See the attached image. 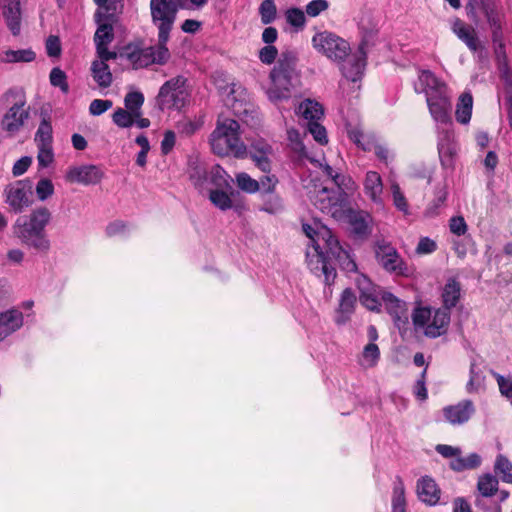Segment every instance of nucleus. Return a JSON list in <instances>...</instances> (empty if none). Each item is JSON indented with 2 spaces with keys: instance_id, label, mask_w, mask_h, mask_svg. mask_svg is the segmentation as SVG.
<instances>
[{
  "instance_id": "nucleus-54",
  "label": "nucleus",
  "mask_w": 512,
  "mask_h": 512,
  "mask_svg": "<svg viewBox=\"0 0 512 512\" xmlns=\"http://www.w3.org/2000/svg\"><path fill=\"white\" fill-rule=\"evenodd\" d=\"M259 13L263 24H270L276 18V5L273 0H264L259 7Z\"/></svg>"
},
{
  "instance_id": "nucleus-8",
  "label": "nucleus",
  "mask_w": 512,
  "mask_h": 512,
  "mask_svg": "<svg viewBox=\"0 0 512 512\" xmlns=\"http://www.w3.org/2000/svg\"><path fill=\"white\" fill-rule=\"evenodd\" d=\"M412 320L416 328L424 330L426 336L436 338L446 332L450 323V312L442 308L419 307L414 310Z\"/></svg>"
},
{
  "instance_id": "nucleus-59",
  "label": "nucleus",
  "mask_w": 512,
  "mask_h": 512,
  "mask_svg": "<svg viewBox=\"0 0 512 512\" xmlns=\"http://www.w3.org/2000/svg\"><path fill=\"white\" fill-rule=\"evenodd\" d=\"M493 376L495 377L499 391L502 396L511 399L512 398V377L511 376H503L499 373L493 372Z\"/></svg>"
},
{
  "instance_id": "nucleus-28",
  "label": "nucleus",
  "mask_w": 512,
  "mask_h": 512,
  "mask_svg": "<svg viewBox=\"0 0 512 512\" xmlns=\"http://www.w3.org/2000/svg\"><path fill=\"white\" fill-rule=\"evenodd\" d=\"M109 60L110 59L98 58L91 64L92 77L101 88H108L113 81L112 73L107 64V61Z\"/></svg>"
},
{
  "instance_id": "nucleus-5",
  "label": "nucleus",
  "mask_w": 512,
  "mask_h": 512,
  "mask_svg": "<svg viewBox=\"0 0 512 512\" xmlns=\"http://www.w3.org/2000/svg\"><path fill=\"white\" fill-rule=\"evenodd\" d=\"M296 61L297 57L294 52H283L276 66L270 72V84L265 89V93L275 105L292 97L293 89L298 81Z\"/></svg>"
},
{
  "instance_id": "nucleus-31",
  "label": "nucleus",
  "mask_w": 512,
  "mask_h": 512,
  "mask_svg": "<svg viewBox=\"0 0 512 512\" xmlns=\"http://www.w3.org/2000/svg\"><path fill=\"white\" fill-rule=\"evenodd\" d=\"M231 177L219 165L213 166L208 174V189H231Z\"/></svg>"
},
{
  "instance_id": "nucleus-35",
  "label": "nucleus",
  "mask_w": 512,
  "mask_h": 512,
  "mask_svg": "<svg viewBox=\"0 0 512 512\" xmlns=\"http://www.w3.org/2000/svg\"><path fill=\"white\" fill-rule=\"evenodd\" d=\"M169 38L170 36H167L165 40H163L160 36H158V43L148 47L153 64L164 65L169 61L170 51L167 48V42Z\"/></svg>"
},
{
  "instance_id": "nucleus-48",
  "label": "nucleus",
  "mask_w": 512,
  "mask_h": 512,
  "mask_svg": "<svg viewBox=\"0 0 512 512\" xmlns=\"http://www.w3.org/2000/svg\"><path fill=\"white\" fill-rule=\"evenodd\" d=\"M262 197V206L261 211L267 212L269 214H277L283 209L282 199L276 195L275 193L266 194Z\"/></svg>"
},
{
  "instance_id": "nucleus-46",
  "label": "nucleus",
  "mask_w": 512,
  "mask_h": 512,
  "mask_svg": "<svg viewBox=\"0 0 512 512\" xmlns=\"http://www.w3.org/2000/svg\"><path fill=\"white\" fill-rule=\"evenodd\" d=\"M144 103V96L141 92H129L124 99L125 109L135 114V117L141 116V107Z\"/></svg>"
},
{
  "instance_id": "nucleus-15",
  "label": "nucleus",
  "mask_w": 512,
  "mask_h": 512,
  "mask_svg": "<svg viewBox=\"0 0 512 512\" xmlns=\"http://www.w3.org/2000/svg\"><path fill=\"white\" fill-rule=\"evenodd\" d=\"M104 176L102 169L96 165H76L67 169L66 181L81 185H96Z\"/></svg>"
},
{
  "instance_id": "nucleus-44",
  "label": "nucleus",
  "mask_w": 512,
  "mask_h": 512,
  "mask_svg": "<svg viewBox=\"0 0 512 512\" xmlns=\"http://www.w3.org/2000/svg\"><path fill=\"white\" fill-rule=\"evenodd\" d=\"M123 0H107V2L102 5H98V9L95 12L94 16H103L104 18H111L112 21L117 22V13L122 8Z\"/></svg>"
},
{
  "instance_id": "nucleus-9",
  "label": "nucleus",
  "mask_w": 512,
  "mask_h": 512,
  "mask_svg": "<svg viewBox=\"0 0 512 512\" xmlns=\"http://www.w3.org/2000/svg\"><path fill=\"white\" fill-rule=\"evenodd\" d=\"M188 98L187 79L183 76H176L161 86L157 95V103L161 110H180L185 106Z\"/></svg>"
},
{
  "instance_id": "nucleus-39",
  "label": "nucleus",
  "mask_w": 512,
  "mask_h": 512,
  "mask_svg": "<svg viewBox=\"0 0 512 512\" xmlns=\"http://www.w3.org/2000/svg\"><path fill=\"white\" fill-rule=\"evenodd\" d=\"M482 459L481 456L477 453H471L466 457H462L461 455L456 459L450 461V468L456 472H461L464 470H470L478 468L481 465Z\"/></svg>"
},
{
  "instance_id": "nucleus-17",
  "label": "nucleus",
  "mask_w": 512,
  "mask_h": 512,
  "mask_svg": "<svg viewBox=\"0 0 512 512\" xmlns=\"http://www.w3.org/2000/svg\"><path fill=\"white\" fill-rule=\"evenodd\" d=\"M364 195L375 205H384V185L381 175L376 171H368L363 179Z\"/></svg>"
},
{
  "instance_id": "nucleus-24",
  "label": "nucleus",
  "mask_w": 512,
  "mask_h": 512,
  "mask_svg": "<svg viewBox=\"0 0 512 512\" xmlns=\"http://www.w3.org/2000/svg\"><path fill=\"white\" fill-rule=\"evenodd\" d=\"M384 304L387 312L392 316L396 325L405 323L407 320V307L406 303L390 292L382 294L381 304Z\"/></svg>"
},
{
  "instance_id": "nucleus-19",
  "label": "nucleus",
  "mask_w": 512,
  "mask_h": 512,
  "mask_svg": "<svg viewBox=\"0 0 512 512\" xmlns=\"http://www.w3.org/2000/svg\"><path fill=\"white\" fill-rule=\"evenodd\" d=\"M447 88V85L429 70H420L418 80L414 84L415 91L417 93H424L426 98L430 97V93L437 94Z\"/></svg>"
},
{
  "instance_id": "nucleus-42",
  "label": "nucleus",
  "mask_w": 512,
  "mask_h": 512,
  "mask_svg": "<svg viewBox=\"0 0 512 512\" xmlns=\"http://www.w3.org/2000/svg\"><path fill=\"white\" fill-rule=\"evenodd\" d=\"M498 479L491 474H484L478 478L477 489L483 497H491L498 491Z\"/></svg>"
},
{
  "instance_id": "nucleus-53",
  "label": "nucleus",
  "mask_w": 512,
  "mask_h": 512,
  "mask_svg": "<svg viewBox=\"0 0 512 512\" xmlns=\"http://www.w3.org/2000/svg\"><path fill=\"white\" fill-rule=\"evenodd\" d=\"M38 200L46 201L55 191L53 182L48 178H41L35 187Z\"/></svg>"
},
{
  "instance_id": "nucleus-49",
  "label": "nucleus",
  "mask_w": 512,
  "mask_h": 512,
  "mask_svg": "<svg viewBox=\"0 0 512 512\" xmlns=\"http://www.w3.org/2000/svg\"><path fill=\"white\" fill-rule=\"evenodd\" d=\"M285 18L287 23L297 30H302L306 25V12L300 8H289L285 12Z\"/></svg>"
},
{
  "instance_id": "nucleus-13",
  "label": "nucleus",
  "mask_w": 512,
  "mask_h": 512,
  "mask_svg": "<svg viewBox=\"0 0 512 512\" xmlns=\"http://www.w3.org/2000/svg\"><path fill=\"white\" fill-rule=\"evenodd\" d=\"M426 102L429 112L437 124L449 127L452 126L451 94L448 88L437 94L430 93V97L426 98Z\"/></svg>"
},
{
  "instance_id": "nucleus-10",
  "label": "nucleus",
  "mask_w": 512,
  "mask_h": 512,
  "mask_svg": "<svg viewBox=\"0 0 512 512\" xmlns=\"http://www.w3.org/2000/svg\"><path fill=\"white\" fill-rule=\"evenodd\" d=\"M5 203L15 213H21L32 204V182L28 179L8 184L3 192Z\"/></svg>"
},
{
  "instance_id": "nucleus-6",
  "label": "nucleus",
  "mask_w": 512,
  "mask_h": 512,
  "mask_svg": "<svg viewBox=\"0 0 512 512\" xmlns=\"http://www.w3.org/2000/svg\"><path fill=\"white\" fill-rule=\"evenodd\" d=\"M239 130L240 125L236 120L219 118L209 138L212 151L219 156L246 157L247 147L240 138Z\"/></svg>"
},
{
  "instance_id": "nucleus-23",
  "label": "nucleus",
  "mask_w": 512,
  "mask_h": 512,
  "mask_svg": "<svg viewBox=\"0 0 512 512\" xmlns=\"http://www.w3.org/2000/svg\"><path fill=\"white\" fill-rule=\"evenodd\" d=\"M0 6L9 30L13 35H18L21 22L20 0H1Z\"/></svg>"
},
{
  "instance_id": "nucleus-12",
  "label": "nucleus",
  "mask_w": 512,
  "mask_h": 512,
  "mask_svg": "<svg viewBox=\"0 0 512 512\" xmlns=\"http://www.w3.org/2000/svg\"><path fill=\"white\" fill-rule=\"evenodd\" d=\"M94 19L97 24V29L93 40L97 57L102 59H116L117 53L110 51L108 47L114 40V26L117 22L112 21L111 18H104L101 14L94 16Z\"/></svg>"
},
{
  "instance_id": "nucleus-56",
  "label": "nucleus",
  "mask_w": 512,
  "mask_h": 512,
  "mask_svg": "<svg viewBox=\"0 0 512 512\" xmlns=\"http://www.w3.org/2000/svg\"><path fill=\"white\" fill-rule=\"evenodd\" d=\"M307 129L309 133L313 136L314 140L318 142L320 145H325L328 143L326 129L323 125L319 123V121H312V123H308Z\"/></svg>"
},
{
  "instance_id": "nucleus-34",
  "label": "nucleus",
  "mask_w": 512,
  "mask_h": 512,
  "mask_svg": "<svg viewBox=\"0 0 512 512\" xmlns=\"http://www.w3.org/2000/svg\"><path fill=\"white\" fill-rule=\"evenodd\" d=\"M389 188H390L392 202H393L394 207L398 211L403 213L405 216L410 215L411 212H410V207H409L407 198H406L404 192L402 191L399 183L396 180L391 179L389 181Z\"/></svg>"
},
{
  "instance_id": "nucleus-47",
  "label": "nucleus",
  "mask_w": 512,
  "mask_h": 512,
  "mask_svg": "<svg viewBox=\"0 0 512 512\" xmlns=\"http://www.w3.org/2000/svg\"><path fill=\"white\" fill-rule=\"evenodd\" d=\"M208 174L202 166L194 167L190 172V179L200 193H205L208 186Z\"/></svg>"
},
{
  "instance_id": "nucleus-4",
  "label": "nucleus",
  "mask_w": 512,
  "mask_h": 512,
  "mask_svg": "<svg viewBox=\"0 0 512 512\" xmlns=\"http://www.w3.org/2000/svg\"><path fill=\"white\" fill-rule=\"evenodd\" d=\"M51 220L52 213L47 207H37L28 215L17 218L13 225V233L27 247L47 253L50 250L51 242L45 228Z\"/></svg>"
},
{
  "instance_id": "nucleus-41",
  "label": "nucleus",
  "mask_w": 512,
  "mask_h": 512,
  "mask_svg": "<svg viewBox=\"0 0 512 512\" xmlns=\"http://www.w3.org/2000/svg\"><path fill=\"white\" fill-rule=\"evenodd\" d=\"M494 471L503 482L512 484V462L506 456L502 454L497 455Z\"/></svg>"
},
{
  "instance_id": "nucleus-32",
  "label": "nucleus",
  "mask_w": 512,
  "mask_h": 512,
  "mask_svg": "<svg viewBox=\"0 0 512 512\" xmlns=\"http://www.w3.org/2000/svg\"><path fill=\"white\" fill-rule=\"evenodd\" d=\"M461 286L455 279H449L442 291L443 308L449 311L460 299Z\"/></svg>"
},
{
  "instance_id": "nucleus-61",
  "label": "nucleus",
  "mask_w": 512,
  "mask_h": 512,
  "mask_svg": "<svg viewBox=\"0 0 512 512\" xmlns=\"http://www.w3.org/2000/svg\"><path fill=\"white\" fill-rule=\"evenodd\" d=\"M38 147V163L41 167H48L54 160V153L52 149V144L45 146H37Z\"/></svg>"
},
{
  "instance_id": "nucleus-14",
  "label": "nucleus",
  "mask_w": 512,
  "mask_h": 512,
  "mask_svg": "<svg viewBox=\"0 0 512 512\" xmlns=\"http://www.w3.org/2000/svg\"><path fill=\"white\" fill-rule=\"evenodd\" d=\"M354 281L359 290L360 303L370 311L379 312L381 308L382 294L385 291L373 284L364 274H356Z\"/></svg>"
},
{
  "instance_id": "nucleus-58",
  "label": "nucleus",
  "mask_w": 512,
  "mask_h": 512,
  "mask_svg": "<svg viewBox=\"0 0 512 512\" xmlns=\"http://www.w3.org/2000/svg\"><path fill=\"white\" fill-rule=\"evenodd\" d=\"M329 8L327 0H312L305 6L306 15L312 18L319 16Z\"/></svg>"
},
{
  "instance_id": "nucleus-29",
  "label": "nucleus",
  "mask_w": 512,
  "mask_h": 512,
  "mask_svg": "<svg viewBox=\"0 0 512 512\" xmlns=\"http://www.w3.org/2000/svg\"><path fill=\"white\" fill-rule=\"evenodd\" d=\"M473 109V97L470 92L462 93L456 104V120L463 125L470 122Z\"/></svg>"
},
{
  "instance_id": "nucleus-43",
  "label": "nucleus",
  "mask_w": 512,
  "mask_h": 512,
  "mask_svg": "<svg viewBox=\"0 0 512 512\" xmlns=\"http://www.w3.org/2000/svg\"><path fill=\"white\" fill-rule=\"evenodd\" d=\"M52 125L47 117H43L35 134V142L37 146H45L52 144Z\"/></svg>"
},
{
  "instance_id": "nucleus-27",
  "label": "nucleus",
  "mask_w": 512,
  "mask_h": 512,
  "mask_svg": "<svg viewBox=\"0 0 512 512\" xmlns=\"http://www.w3.org/2000/svg\"><path fill=\"white\" fill-rule=\"evenodd\" d=\"M452 31L471 51H477L479 41L471 26L466 25L460 19H455L452 23Z\"/></svg>"
},
{
  "instance_id": "nucleus-11",
  "label": "nucleus",
  "mask_w": 512,
  "mask_h": 512,
  "mask_svg": "<svg viewBox=\"0 0 512 512\" xmlns=\"http://www.w3.org/2000/svg\"><path fill=\"white\" fill-rule=\"evenodd\" d=\"M150 10L152 22L158 29V36L165 40L167 36H170L177 8L168 0H151Z\"/></svg>"
},
{
  "instance_id": "nucleus-3",
  "label": "nucleus",
  "mask_w": 512,
  "mask_h": 512,
  "mask_svg": "<svg viewBox=\"0 0 512 512\" xmlns=\"http://www.w3.org/2000/svg\"><path fill=\"white\" fill-rule=\"evenodd\" d=\"M340 163H342L341 158L333 165L326 161L324 163L319 162L323 173L336 184L338 189L330 190L324 187L310 197L317 209L335 220H342L346 216V194L342 188L347 187V182L350 181L349 178L342 174V169L339 166Z\"/></svg>"
},
{
  "instance_id": "nucleus-60",
  "label": "nucleus",
  "mask_w": 512,
  "mask_h": 512,
  "mask_svg": "<svg viewBox=\"0 0 512 512\" xmlns=\"http://www.w3.org/2000/svg\"><path fill=\"white\" fill-rule=\"evenodd\" d=\"M287 136L291 148L300 156H306V148L301 140L300 133L295 129H289Z\"/></svg>"
},
{
  "instance_id": "nucleus-16",
  "label": "nucleus",
  "mask_w": 512,
  "mask_h": 512,
  "mask_svg": "<svg viewBox=\"0 0 512 512\" xmlns=\"http://www.w3.org/2000/svg\"><path fill=\"white\" fill-rule=\"evenodd\" d=\"M475 413V406L471 400H462L455 405L443 408V416L451 425H462L470 420Z\"/></svg>"
},
{
  "instance_id": "nucleus-51",
  "label": "nucleus",
  "mask_w": 512,
  "mask_h": 512,
  "mask_svg": "<svg viewBox=\"0 0 512 512\" xmlns=\"http://www.w3.org/2000/svg\"><path fill=\"white\" fill-rule=\"evenodd\" d=\"M203 122L200 119L183 118L177 122L176 128L179 134L183 136H191L198 131Z\"/></svg>"
},
{
  "instance_id": "nucleus-55",
  "label": "nucleus",
  "mask_w": 512,
  "mask_h": 512,
  "mask_svg": "<svg viewBox=\"0 0 512 512\" xmlns=\"http://www.w3.org/2000/svg\"><path fill=\"white\" fill-rule=\"evenodd\" d=\"M50 83L54 87H59L62 92L68 93L69 85L66 74L60 68H53L50 72Z\"/></svg>"
},
{
  "instance_id": "nucleus-40",
  "label": "nucleus",
  "mask_w": 512,
  "mask_h": 512,
  "mask_svg": "<svg viewBox=\"0 0 512 512\" xmlns=\"http://www.w3.org/2000/svg\"><path fill=\"white\" fill-rule=\"evenodd\" d=\"M380 359V350L375 343H368L363 348V351L359 357V364L365 369L373 368L377 365Z\"/></svg>"
},
{
  "instance_id": "nucleus-52",
  "label": "nucleus",
  "mask_w": 512,
  "mask_h": 512,
  "mask_svg": "<svg viewBox=\"0 0 512 512\" xmlns=\"http://www.w3.org/2000/svg\"><path fill=\"white\" fill-rule=\"evenodd\" d=\"M135 114L128 111L127 109L118 108L113 113V122L121 128H128L134 124Z\"/></svg>"
},
{
  "instance_id": "nucleus-25",
  "label": "nucleus",
  "mask_w": 512,
  "mask_h": 512,
  "mask_svg": "<svg viewBox=\"0 0 512 512\" xmlns=\"http://www.w3.org/2000/svg\"><path fill=\"white\" fill-rule=\"evenodd\" d=\"M356 296L350 288L345 289L339 300V308L336 312L335 322L338 325L345 324L354 312Z\"/></svg>"
},
{
  "instance_id": "nucleus-30",
  "label": "nucleus",
  "mask_w": 512,
  "mask_h": 512,
  "mask_svg": "<svg viewBox=\"0 0 512 512\" xmlns=\"http://www.w3.org/2000/svg\"><path fill=\"white\" fill-rule=\"evenodd\" d=\"M36 59V53L31 49H8L0 54V62L5 64L30 63Z\"/></svg>"
},
{
  "instance_id": "nucleus-21",
  "label": "nucleus",
  "mask_w": 512,
  "mask_h": 512,
  "mask_svg": "<svg viewBox=\"0 0 512 512\" xmlns=\"http://www.w3.org/2000/svg\"><path fill=\"white\" fill-rule=\"evenodd\" d=\"M438 151L443 164H449L457 152L452 126H444L438 133Z\"/></svg>"
},
{
  "instance_id": "nucleus-37",
  "label": "nucleus",
  "mask_w": 512,
  "mask_h": 512,
  "mask_svg": "<svg viewBox=\"0 0 512 512\" xmlns=\"http://www.w3.org/2000/svg\"><path fill=\"white\" fill-rule=\"evenodd\" d=\"M206 192L211 203L218 209L226 211L233 207V192L228 193L225 189H208Z\"/></svg>"
},
{
  "instance_id": "nucleus-7",
  "label": "nucleus",
  "mask_w": 512,
  "mask_h": 512,
  "mask_svg": "<svg viewBox=\"0 0 512 512\" xmlns=\"http://www.w3.org/2000/svg\"><path fill=\"white\" fill-rule=\"evenodd\" d=\"M11 104L1 120L2 129L9 134H16L29 118L24 93L17 88H10L0 96V105Z\"/></svg>"
},
{
  "instance_id": "nucleus-62",
  "label": "nucleus",
  "mask_w": 512,
  "mask_h": 512,
  "mask_svg": "<svg viewBox=\"0 0 512 512\" xmlns=\"http://www.w3.org/2000/svg\"><path fill=\"white\" fill-rule=\"evenodd\" d=\"M351 225L353 231L360 236L366 235L369 232V225L367 217L361 214H355L351 218Z\"/></svg>"
},
{
  "instance_id": "nucleus-50",
  "label": "nucleus",
  "mask_w": 512,
  "mask_h": 512,
  "mask_svg": "<svg viewBox=\"0 0 512 512\" xmlns=\"http://www.w3.org/2000/svg\"><path fill=\"white\" fill-rule=\"evenodd\" d=\"M128 59L135 69L144 68L153 64L148 47L131 52L128 55Z\"/></svg>"
},
{
  "instance_id": "nucleus-64",
  "label": "nucleus",
  "mask_w": 512,
  "mask_h": 512,
  "mask_svg": "<svg viewBox=\"0 0 512 512\" xmlns=\"http://www.w3.org/2000/svg\"><path fill=\"white\" fill-rule=\"evenodd\" d=\"M435 450L437 453H439L442 457L451 459H456L459 457L462 453L461 449L459 447H454L447 444H438L435 447Z\"/></svg>"
},
{
  "instance_id": "nucleus-36",
  "label": "nucleus",
  "mask_w": 512,
  "mask_h": 512,
  "mask_svg": "<svg viewBox=\"0 0 512 512\" xmlns=\"http://www.w3.org/2000/svg\"><path fill=\"white\" fill-rule=\"evenodd\" d=\"M348 137L364 151H372L378 141L374 135L364 134L359 128L349 129Z\"/></svg>"
},
{
  "instance_id": "nucleus-1",
  "label": "nucleus",
  "mask_w": 512,
  "mask_h": 512,
  "mask_svg": "<svg viewBox=\"0 0 512 512\" xmlns=\"http://www.w3.org/2000/svg\"><path fill=\"white\" fill-rule=\"evenodd\" d=\"M315 225L316 227L303 224V231L311 243L306 251L307 265L311 272L317 276L323 275L326 284L332 283L336 276L334 267L330 265L332 259L336 260L343 270L356 272L354 259L340 245L331 230L325 225Z\"/></svg>"
},
{
  "instance_id": "nucleus-33",
  "label": "nucleus",
  "mask_w": 512,
  "mask_h": 512,
  "mask_svg": "<svg viewBox=\"0 0 512 512\" xmlns=\"http://www.w3.org/2000/svg\"><path fill=\"white\" fill-rule=\"evenodd\" d=\"M392 512H406L405 485L400 476H396L392 488Z\"/></svg>"
},
{
  "instance_id": "nucleus-20",
  "label": "nucleus",
  "mask_w": 512,
  "mask_h": 512,
  "mask_svg": "<svg viewBox=\"0 0 512 512\" xmlns=\"http://www.w3.org/2000/svg\"><path fill=\"white\" fill-rule=\"evenodd\" d=\"M23 314L18 309H9L0 313V342L23 326Z\"/></svg>"
},
{
  "instance_id": "nucleus-57",
  "label": "nucleus",
  "mask_w": 512,
  "mask_h": 512,
  "mask_svg": "<svg viewBox=\"0 0 512 512\" xmlns=\"http://www.w3.org/2000/svg\"><path fill=\"white\" fill-rule=\"evenodd\" d=\"M258 182L260 183L261 196H264L275 192L279 180L276 175L269 173L262 176Z\"/></svg>"
},
{
  "instance_id": "nucleus-26",
  "label": "nucleus",
  "mask_w": 512,
  "mask_h": 512,
  "mask_svg": "<svg viewBox=\"0 0 512 512\" xmlns=\"http://www.w3.org/2000/svg\"><path fill=\"white\" fill-rule=\"evenodd\" d=\"M296 114L303 118L308 123L312 121L318 122L324 116L322 105L311 99H305L296 108Z\"/></svg>"
},
{
  "instance_id": "nucleus-45",
  "label": "nucleus",
  "mask_w": 512,
  "mask_h": 512,
  "mask_svg": "<svg viewBox=\"0 0 512 512\" xmlns=\"http://www.w3.org/2000/svg\"><path fill=\"white\" fill-rule=\"evenodd\" d=\"M235 181L238 188L246 193L254 194L260 190V183L245 172L237 173Z\"/></svg>"
},
{
  "instance_id": "nucleus-22",
  "label": "nucleus",
  "mask_w": 512,
  "mask_h": 512,
  "mask_svg": "<svg viewBox=\"0 0 512 512\" xmlns=\"http://www.w3.org/2000/svg\"><path fill=\"white\" fill-rule=\"evenodd\" d=\"M378 258L385 270L395 272L399 275H408L409 271L407 266L394 248H381L380 252H378Z\"/></svg>"
},
{
  "instance_id": "nucleus-2",
  "label": "nucleus",
  "mask_w": 512,
  "mask_h": 512,
  "mask_svg": "<svg viewBox=\"0 0 512 512\" xmlns=\"http://www.w3.org/2000/svg\"><path fill=\"white\" fill-rule=\"evenodd\" d=\"M312 46L332 61H343L341 71L347 80L355 83L361 79L366 65L364 42L360 44L358 51L349 54L350 46L347 41L332 32L321 31L312 37Z\"/></svg>"
},
{
  "instance_id": "nucleus-18",
  "label": "nucleus",
  "mask_w": 512,
  "mask_h": 512,
  "mask_svg": "<svg viewBox=\"0 0 512 512\" xmlns=\"http://www.w3.org/2000/svg\"><path fill=\"white\" fill-rule=\"evenodd\" d=\"M416 492L419 500L428 506H434L440 500L441 490L430 476H423L417 480Z\"/></svg>"
},
{
  "instance_id": "nucleus-38",
  "label": "nucleus",
  "mask_w": 512,
  "mask_h": 512,
  "mask_svg": "<svg viewBox=\"0 0 512 512\" xmlns=\"http://www.w3.org/2000/svg\"><path fill=\"white\" fill-rule=\"evenodd\" d=\"M485 390V376L475 363L470 365V377L466 384V391L469 394H478Z\"/></svg>"
},
{
  "instance_id": "nucleus-63",
  "label": "nucleus",
  "mask_w": 512,
  "mask_h": 512,
  "mask_svg": "<svg viewBox=\"0 0 512 512\" xmlns=\"http://www.w3.org/2000/svg\"><path fill=\"white\" fill-rule=\"evenodd\" d=\"M112 105L111 100L94 99L89 105V112L93 116H99L109 110Z\"/></svg>"
}]
</instances>
